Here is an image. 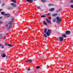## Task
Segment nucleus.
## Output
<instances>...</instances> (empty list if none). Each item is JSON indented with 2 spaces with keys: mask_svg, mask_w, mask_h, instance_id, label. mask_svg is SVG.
Instances as JSON below:
<instances>
[{
  "mask_svg": "<svg viewBox=\"0 0 73 73\" xmlns=\"http://www.w3.org/2000/svg\"><path fill=\"white\" fill-rule=\"evenodd\" d=\"M54 70V69H52V70Z\"/></svg>",
  "mask_w": 73,
  "mask_h": 73,
  "instance_id": "50",
  "label": "nucleus"
},
{
  "mask_svg": "<svg viewBox=\"0 0 73 73\" xmlns=\"http://www.w3.org/2000/svg\"><path fill=\"white\" fill-rule=\"evenodd\" d=\"M26 1H27V2H29L31 3H32L33 2V0H26Z\"/></svg>",
  "mask_w": 73,
  "mask_h": 73,
  "instance_id": "11",
  "label": "nucleus"
},
{
  "mask_svg": "<svg viewBox=\"0 0 73 73\" xmlns=\"http://www.w3.org/2000/svg\"><path fill=\"white\" fill-rule=\"evenodd\" d=\"M61 9H60L58 10H56V13H58V12H59V11H61Z\"/></svg>",
  "mask_w": 73,
  "mask_h": 73,
  "instance_id": "19",
  "label": "nucleus"
},
{
  "mask_svg": "<svg viewBox=\"0 0 73 73\" xmlns=\"http://www.w3.org/2000/svg\"><path fill=\"white\" fill-rule=\"evenodd\" d=\"M11 5L13 7H16V5L14 3H12Z\"/></svg>",
  "mask_w": 73,
  "mask_h": 73,
  "instance_id": "6",
  "label": "nucleus"
},
{
  "mask_svg": "<svg viewBox=\"0 0 73 73\" xmlns=\"http://www.w3.org/2000/svg\"><path fill=\"white\" fill-rule=\"evenodd\" d=\"M1 46V44H0V46Z\"/></svg>",
  "mask_w": 73,
  "mask_h": 73,
  "instance_id": "48",
  "label": "nucleus"
},
{
  "mask_svg": "<svg viewBox=\"0 0 73 73\" xmlns=\"http://www.w3.org/2000/svg\"><path fill=\"white\" fill-rule=\"evenodd\" d=\"M34 0V1H36V0Z\"/></svg>",
  "mask_w": 73,
  "mask_h": 73,
  "instance_id": "51",
  "label": "nucleus"
},
{
  "mask_svg": "<svg viewBox=\"0 0 73 73\" xmlns=\"http://www.w3.org/2000/svg\"><path fill=\"white\" fill-rule=\"evenodd\" d=\"M14 73H17V72H14Z\"/></svg>",
  "mask_w": 73,
  "mask_h": 73,
  "instance_id": "49",
  "label": "nucleus"
},
{
  "mask_svg": "<svg viewBox=\"0 0 73 73\" xmlns=\"http://www.w3.org/2000/svg\"><path fill=\"white\" fill-rule=\"evenodd\" d=\"M44 58H46V56H44Z\"/></svg>",
  "mask_w": 73,
  "mask_h": 73,
  "instance_id": "37",
  "label": "nucleus"
},
{
  "mask_svg": "<svg viewBox=\"0 0 73 73\" xmlns=\"http://www.w3.org/2000/svg\"><path fill=\"white\" fill-rule=\"evenodd\" d=\"M49 6H54V4H48Z\"/></svg>",
  "mask_w": 73,
  "mask_h": 73,
  "instance_id": "17",
  "label": "nucleus"
},
{
  "mask_svg": "<svg viewBox=\"0 0 73 73\" xmlns=\"http://www.w3.org/2000/svg\"><path fill=\"white\" fill-rule=\"evenodd\" d=\"M54 10V8H51V9H49V11L50 12H52Z\"/></svg>",
  "mask_w": 73,
  "mask_h": 73,
  "instance_id": "10",
  "label": "nucleus"
},
{
  "mask_svg": "<svg viewBox=\"0 0 73 73\" xmlns=\"http://www.w3.org/2000/svg\"><path fill=\"white\" fill-rule=\"evenodd\" d=\"M1 56L2 57H5L6 56V55H5V54L2 53L1 54Z\"/></svg>",
  "mask_w": 73,
  "mask_h": 73,
  "instance_id": "7",
  "label": "nucleus"
},
{
  "mask_svg": "<svg viewBox=\"0 0 73 73\" xmlns=\"http://www.w3.org/2000/svg\"><path fill=\"white\" fill-rule=\"evenodd\" d=\"M44 37L45 38H46V37H47V35H46V34H44Z\"/></svg>",
  "mask_w": 73,
  "mask_h": 73,
  "instance_id": "23",
  "label": "nucleus"
},
{
  "mask_svg": "<svg viewBox=\"0 0 73 73\" xmlns=\"http://www.w3.org/2000/svg\"><path fill=\"white\" fill-rule=\"evenodd\" d=\"M46 21H47V22H48V23L51 24V22L50 21V20H49L48 19H46Z\"/></svg>",
  "mask_w": 73,
  "mask_h": 73,
  "instance_id": "14",
  "label": "nucleus"
},
{
  "mask_svg": "<svg viewBox=\"0 0 73 73\" xmlns=\"http://www.w3.org/2000/svg\"><path fill=\"white\" fill-rule=\"evenodd\" d=\"M56 19L57 20L56 23H58L59 24H60V22H61L62 20L61 17H59V16H58L56 18Z\"/></svg>",
  "mask_w": 73,
  "mask_h": 73,
  "instance_id": "2",
  "label": "nucleus"
},
{
  "mask_svg": "<svg viewBox=\"0 0 73 73\" xmlns=\"http://www.w3.org/2000/svg\"><path fill=\"white\" fill-rule=\"evenodd\" d=\"M3 39H5V36H4V37Z\"/></svg>",
  "mask_w": 73,
  "mask_h": 73,
  "instance_id": "42",
  "label": "nucleus"
},
{
  "mask_svg": "<svg viewBox=\"0 0 73 73\" xmlns=\"http://www.w3.org/2000/svg\"><path fill=\"white\" fill-rule=\"evenodd\" d=\"M11 28H12V25H9V27H7V28L8 30V31H9V29H10Z\"/></svg>",
  "mask_w": 73,
  "mask_h": 73,
  "instance_id": "13",
  "label": "nucleus"
},
{
  "mask_svg": "<svg viewBox=\"0 0 73 73\" xmlns=\"http://www.w3.org/2000/svg\"><path fill=\"white\" fill-rule=\"evenodd\" d=\"M4 48V45H2V46L1 47V49H3Z\"/></svg>",
  "mask_w": 73,
  "mask_h": 73,
  "instance_id": "27",
  "label": "nucleus"
},
{
  "mask_svg": "<svg viewBox=\"0 0 73 73\" xmlns=\"http://www.w3.org/2000/svg\"><path fill=\"white\" fill-rule=\"evenodd\" d=\"M70 7L72 8H73V5H71L70 6Z\"/></svg>",
  "mask_w": 73,
  "mask_h": 73,
  "instance_id": "32",
  "label": "nucleus"
},
{
  "mask_svg": "<svg viewBox=\"0 0 73 73\" xmlns=\"http://www.w3.org/2000/svg\"><path fill=\"white\" fill-rule=\"evenodd\" d=\"M24 52H25V51H24Z\"/></svg>",
  "mask_w": 73,
  "mask_h": 73,
  "instance_id": "54",
  "label": "nucleus"
},
{
  "mask_svg": "<svg viewBox=\"0 0 73 73\" xmlns=\"http://www.w3.org/2000/svg\"><path fill=\"white\" fill-rule=\"evenodd\" d=\"M37 8L38 9H40V7L39 6H37Z\"/></svg>",
  "mask_w": 73,
  "mask_h": 73,
  "instance_id": "33",
  "label": "nucleus"
},
{
  "mask_svg": "<svg viewBox=\"0 0 73 73\" xmlns=\"http://www.w3.org/2000/svg\"><path fill=\"white\" fill-rule=\"evenodd\" d=\"M48 14H49V15H51V13H48Z\"/></svg>",
  "mask_w": 73,
  "mask_h": 73,
  "instance_id": "46",
  "label": "nucleus"
},
{
  "mask_svg": "<svg viewBox=\"0 0 73 73\" xmlns=\"http://www.w3.org/2000/svg\"><path fill=\"white\" fill-rule=\"evenodd\" d=\"M5 70V69H3V71H4Z\"/></svg>",
  "mask_w": 73,
  "mask_h": 73,
  "instance_id": "44",
  "label": "nucleus"
},
{
  "mask_svg": "<svg viewBox=\"0 0 73 73\" xmlns=\"http://www.w3.org/2000/svg\"><path fill=\"white\" fill-rule=\"evenodd\" d=\"M8 46L11 47H13V45L11 44H8Z\"/></svg>",
  "mask_w": 73,
  "mask_h": 73,
  "instance_id": "15",
  "label": "nucleus"
},
{
  "mask_svg": "<svg viewBox=\"0 0 73 73\" xmlns=\"http://www.w3.org/2000/svg\"><path fill=\"white\" fill-rule=\"evenodd\" d=\"M57 15H58V14L57 13H55L52 15V16H53V17H55L56 16H57Z\"/></svg>",
  "mask_w": 73,
  "mask_h": 73,
  "instance_id": "12",
  "label": "nucleus"
},
{
  "mask_svg": "<svg viewBox=\"0 0 73 73\" xmlns=\"http://www.w3.org/2000/svg\"><path fill=\"white\" fill-rule=\"evenodd\" d=\"M40 68V66H37L36 67V69H39V68Z\"/></svg>",
  "mask_w": 73,
  "mask_h": 73,
  "instance_id": "25",
  "label": "nucleus"
},
{
  "mask_svg": "<svg viewBox=\"0 0 73 73\" xmlns=\"http://www.w3.org/2000/svg\"><path fill=\"white\" fill-rule=\"evenodd\" d=\"M60 0V1H61V0Z\"/></svg>",
  "mask_w": 73,
  "mask_h": 73,
  "instance_id": "53",
  "label": "nucleus"
},
{
  "mask_svg": "<svg viewBox=\"0 0 73 73\" xmlns=\"http://www.w3.org/2000/svg\"><path fill=\"white\" fill-rule=\"evenodd\" d=\"M53 22L54 23H55V22H56V19H54V20H53Z\"/></svg>",
  "mask_w": 73,
  "mask_h": 73,
  "instance_id": "34",
  "label": "nucleus"
},
{
  "mask_svg": "<svg viewBox=\"0 0 73 73\" xmlns=\"http://www.w3.org/2000/svg\"><path fill=\"white\" fill-rule=\"evenodd\" d=\"M43 24L44 25H47V24H46V23L45 22V21H44L43 22Z\"/></svg>",
  "mask_w": 73,
  "mask_h": 73,
  "instance_id": "26",
  "label": "nucleus"
},
{
  "mask_svg": "<svg viewBox=\"0 0 73 73\" xmlns=\"http://www.w3.org/2000/svg\"><path fill=\"white\" fill-rule=\"evenodd\" d=\"M25 40H27L26 39H25Z\"/></svg>",
  "mask_w": 73,
  "mask_h": 73,
  "instance_id": "55",
  "label": "nucleus"
},
{
  "mask_svg": "<svg viewBox=\"0 0 73 73\" xmlns=\"http://www.w3.org/2000/svg\"><path fill=\"white\" fill-rule=\"evenodd\" d=\"M25 62H32V60L29 59L28 60H25Z\"/></svg>",
  "mask_w": 73,
  "mask_h": 73,
  "instance_id": "5",
  "label": "nucleus"
},
{
  "mask_svg": "<svg viewBox=\"0 0 73 73\" xmlns=\"http://www.w3.org/2000/svg\"><path fill=\"white\" fill-rule=\"evenodd\" d=\"M48 19H49L50 20H51L52 19V17H48Z\"/></svg>",
  "mask_w": 73,
  "mask_h": 73,
  "instance_id": "35",
  "label": "nucleus"
},
{
  "mask_svg": "<svg viewBox=\"0 0 73 73\" xmlns=\"http://www.w3.org/2000/svg\"><path fill=\"white\" fill-rule=\"evenodd\" d=\"M8 34H9V33H7L6 34V35H8Z\"/></svg>",
  "mask_w": 73,
  "mask_h": 73,
  "instance_id": "45",
  "label": "nucleus"
},
{
  "mask_svg": "<svg viewBox=\"0 0 73 73\" xmlns=\"http://www.w3.org/2000/svg\"><path fill=\"white\" fill-rule=\"evenodd\" d=\"M5 45L6 46H8V44L7 43H5Z\"/></svg>",
  "mask_w": 73,
  "mask_h": 73,
  "instance_id": "31",
  "label": "nucleus"
},
{
  "mask_svg": "<svg viewBox=\"0 0 73 73\" xmlns=\"http://www.w3.org/2000/svg\"><path fill=\"white\" fill-rule=\"evenodd\" d=\"M3 23V22L2 21H0V24H2Z\"/></svg>",
  "mask_w": 73,
  "mask_h": 73,
  "instance_id": "40",
  "label": "nucleus"
},
{
  "mask_svg": "<svg viewBox=\"0 0 73 73\" xmlns=\"http://www.w3.org/2000/svg\"><path fill=\"white\" fill-rule=\"evenodd\" d=\"M5 16H6L7 17H10L11 15L9 14H5Z\"/></svg>",
  "mask_w": 73,
  "mask_h": 73,
  "instance_id": "8",
  "label": "nucleus"
},
{
  "mask_svg": "<svg viewBox=\"0 0 73 73\" xmlns=\"http://www.w3.org/2000/svg\"><path fill=\"white\" fill-rule=\"evenodd\" d=\"M70 33H71V32L70 31H66V35H70Z\"/></svg>",
  "mask_w": 73,
  "mask_h": 73,
  "instance_id": "4",
  "label": "nucleus"
},
{
  "mask_svg": "<svg viewBox=\"0 0 73 73\" xmlns=\"http://www.w3.org/2000/svg\"><path fill=\"white\" fill-rule=\"evenodd\" d=\"M44 33H45L46 34L47 36H49L50 35V33H51L52 31L48 29L47 32V29L46 28L44 29Z\"/></svg>",
  "mask_w": 73,
  "mask_h": 73,
  "instance_id": "1",
  "label": "nucleus"
},
{
  "mask_svg": "<svg viewBox=\"0 0 73 73\" xmlns=\"http://www.w3.org/2000/svg\"><path fill=\"white\" fill-rule=\"evenodd\" d=\"M6 58H8V56H6Z\"/></svg>",
  "mask_w": 73,
  "mask_h": 73,
  "instance_id": "47",
  "label": "nucleus"
},
{
  "mask_svg": "<svg viewBox=\"0 0 73 73\" xmlns=\"http://www.w3.org/2000/svg\"><path fill=\"white\" fill-rule=\"evenodd\" d=\"M1 36H2V34H0V38H1Z\"/></svg>",
  "mask_w": 73,
  "mask_h": 73,
  "instance_id": "36",
  "label": "nucleus"
},
{
  "mask_svg": "<svg viewBox=\"0 0 73 73\" xmlns=\"http://www.w3.org/2000/svg\"><path fill=\"white\" fill-rule=\"evenodd\" d=\"M70 3H72V4L73 5V0H70Z\"/></svg>",
  "mask_w": 73,
  "mask_h": 73,
  "instance_id": "21",
  "label": "nucleus"
},
{
  "mask_svg": "<svg viewBox=\"0 0 73 73\" xmlns=\"http://www.w3.org/2000/svg\"><path fill=\"white\" fill-rule=\"evenodd\" d=\"M6 25L7 27H8V24H6Z\"/></svg>",
  "mask_w": 73,
  "mask_h": 73,
  "instance_id": "41",
  "label": "nucleus"
},
{
  "mask_svg": "<svg viewBox=\"0 0 73 73\" xmlns=\"http://www.w3.org/2000/svg\"><path fill=\"white\" fill-rule=\"evenodd\" d=\"M59 40L60 41H62L63 40H64V38L62 37H59Z\"/></svg>",
  "mask_w": 73,
  "mask_h": 73,
  "instance_id": "9",
  "label": "nucleus"
},
{
  "mask_svg": "<svg viewBox=\"0 0 73 73\" xmlns=\"http://www.w3.org/2000/svg\"><path fill=\"white\" fill-rule=\"evenodd\" d=\"M41 1L42 3H46V0H41Z\"/></svg>",
  "mask_w": 73,
  "mask_h": 73,
  "instance_id": "20",
  "label": "nucleus"
},
{
  "mask_svg": "<svg viewBox=\"0 0 73 73\" xmlns=\"http://www.w3.org/2000/svg\"><path fill=\"white\" fill-rule=\"evenodd\" d=\"M27 71H30L31 70V69L30 68H29L28 69H27Z\"/></svg>",
  "mask_w": 73,
  "mask_h": 73,
  "instance_id": "30",
  "label": "nucleus"
},
{
  "mask_svg": "<svg viewBox=\"0 0 73 73\" xmlns=\"http://www.w3.org/2000/svg\"><path fill=\"white\" fill-rule=\"evenodd\" d=\"M1 15H5V13L4 12H2L1 13Z\"/></svg>",
  "mask_w": 73,
  "mask_h": 73,
  "instance_id": "22",
  "label": "nucleus"
},
{
  "mask_svg": "<svg viewBox=\"0 0 73 73\" xmlns=\"http://www.w3.org/2000/svg\"><path fill=\"white\" fill-rule=\"evenodd\" d=\"M5 4L4 3L2 4V5H1L2 7H4V5H5Z\"/></svg>",
  "mask_w": 73,
  "mask_h": 73,
  "instance_id": "28",
  "label": "nucleus"
},
{
  "mask_svg": "<svg viewBox=\"0 0 73 73\" xmlns=\"http://www.w3.org/2000/svg\"><path fill=\"white\" fill-rule=\"evenodd\" d=\"M11 1L13 2V3H17V1H16L15 0H11Z\"/></svg>",
  "mask_w": 73,
  "mask_h": 73,
  "instance_id": "16",
  "label": "nucleus"
},
{
  "mask_svg": "<svg viewBox=\"0 0 73 73\" xmlns=\"http://www.w3.org/2000/svg\"><path fill=\"white\" fill-rule=\"evenodd\" d=\"M1 3V2L0 1V4Z\"/></svg>",
  "mask_w": 73,
  "mask_h": 73,
  "instance_id": "52",
  "label": "nucleus"
},
{
  "mask_svg": "<svg viewBox=\"0 0 73 73\" xmlns=\"http://www.w3.org/2000/svg\"><path fill=\"white\" fill-rule=\"evenodd\" d=\"M46 17V16L44 15L41 16V17Z\"/></svg>",
  "mask_w": 73,
  "mask_h": 73,
  "instance_id": "29",
  "label": "nucleus"
},
{
  "mask_svg": "<svg viewBox=\"0 0 73 73\" xmlns=\"http://www.w3.org/2000/svg\"><path fill=\"white\" fill-rule=\"evenodd\" d=\"M3 18V17H0V19H1Z\"/></svg>",
  "mask_w": 73,
  "mask_h": 73,
  "instance_id": "38",
  "label": "nucleus"
},
{
  "mask_svg": "<svg viewBox=\"0 0 73 73\" xmlns=\"http://www.w3.org/2000/svg\"><path fill=\"white\" fill-rule=\"evenodd\" d=\"M12 7L11 6H10L8 7V9H12Z\"/></svg>",
  "mask_w": 73,
  "mask_h": 73,
  "instance_id": "24",
  "label": "nucleus"
},
{
  "mask_svg": "<svg viewBox=\"0 0 73 73\" xmlns=\"http://www.w3.org/2000/svg\"><path fill=\"white\" fill-rule=\"evenodd\" d=\"M3 11V9H0V12Z\"/></svg>",
  "mask_w": 73,
  "mask_h": 73,
  "instance_id": "39",
  "label": "nucleus"
},
{
  "mask_svg": "<svg viewBox=\"0 0 73 73\" xmlns=\"http://www.w3.org/2000/svg\"><path fill=\"white\" fill-rule=\"evenodd\" d=\"M62 37H64L66 38V36L65 34H64L62 35Z\"/></svg>",
  "mask_w": 73,
  "mask_h": 73,
  "instance_id": "18",
  "label": "nucleus"
},
{
  "mask_svg": "<svg viewBox=\"0 0 73 73\" xmlns=\"http://www.w3.org/2000/svg\"><path fill=\"white\" fill-rule=\"evenodd\" d=\"M14 20L13 18L11 19V21H9L8 23V24H9V25H12V24H13V23L14 22Z\"/></svg>",
  "mask_w": 73,
  "mask_h": 73,
  "instance_id": "3",
  "label": "nucleus"
},
{
  "mask_svg": "<svg viewBox=\"0 0 73 73\" xmlns=\"http://www.w3.org/2000/svg\"><path fill=\"white\" fill-rule=\"evenodd\" d=\"M47 48H48L47 46H46L45 47V49H47Z\"/></svg>",
  "mask_w": 73,
  "mask_h": 73,
  "instance_id": "43",
  "label": "nucleus"
}]
</instances>
